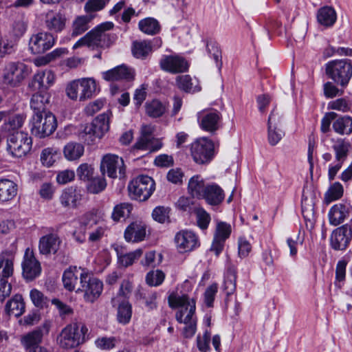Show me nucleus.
I'll return each mask as SVG.
<instances>
[{
  "label": "nucleus",
  "mask_w": 352,
  "mask_h": 352,
  "mask_svg": "<svg viewBox=\"0 0 352 352\" xmlns=\"http://www.w3.org/2000/svg\"><path fill=\"white\" fill-rule=\"evenodd\" d=\"M168 305L171 308H179L175 315L176 320L186 325L183 332L184 337L192 338L197 330L195 300L187 295L170 294L168 296Z\"/></svg>",
  "instance_id": "nucleus-1"
},
{
  "label": "nucleus",
  "mask_w": 352,
  "mask_h": 352,
  "mask_svg": "<svg viewBox=\"0 0 352 352\" xmlns=\"http://www.w3.org/2000/svg\"><path fill=\"white\" fill-rule=\"evenodd\" d=\"M113 26L112 22H104L98 25L79 39L74 44V48L84 45L91 49L109 47L117 38L116 34L107 32Z\"/></svg>",
  "instance_id": "nucleus-2"
},
{
  "label": "nucleus",
  "mask_w": 352,
  "mask_h": 352,
  "mask_svg": "<svg viewBox=\"0 0 352 352\" xmlns=\"http://www.w3.org/2000/svg\"><path fill=\"white\" fill-rule=\"evenodd\" d=\"M89 338V329L85 323L75 320L62 329L57 340L62 348L72 349L85 343Z\"/></svg>",
  "instance_id": "nucleus-3"
},
{
  "label": "nucleus",
  "mask_w": 352,
  "mask_h": 352,
  "mask_svg": "<svg viewBox=\"0 0 352 352\" xmlns=\"http://www.w3.org/2000/svg\"><path fill=\"white\" fill-rule=\"evenodd\" d=\"M102 290L103 283L99 278L87 270L82 272L76 294H82L85 302H95L100 296Z\"/></svg>",
  "instance_id": "nucleus-4"
},
{
  "label": "nucleus",
  "mask_w": 352,
  "mask_h": 352,
  "mask_svg": "<svg viewBox=\"0 0 352 352\" xmlns=\"http://www.w3.org/2000/svg\"><path fill=\"white\" fill-rule=\"evenodd\" d=\"M326 74L336 84L345 87L352 76V63L350 60H332L326 65Z\"/></svg>",
  "instance_id": "nucleus-5"
},
{
  "label": "nucleus",
  "mask_w": 352,
  "mask_h": 352,
  "mask_svg": "<svg viewBox=\"0 0 352 352\" xmlns=\"http://www.w3.org/2000/svg\"><path fill=\"white\" fill-rule=\"evenodd\" d=\"M30 74L28 65L21 62H8L2 71L3 82L10 87H19Z\"/></svg>",
  "instance_id": "nucleus-6"
},
{
  "label": "nucleus",
  "mask_w": 352,
  "mask_h": 352,
  "mask_svg": "<svg viewBox=\"0 0 352 352\" xmlns=\"http://www.w3.org/2000/svg\"><path fill=\"white\" fill-rule=\"evenodd\" d=\"M111 111L100 114L89 124H87L80 136L88 144L94 142L95 138H101L109 129Z\"/></svg>",
  "instance_id": "nucleus-7"
},
{
  "label": "nucleus",
  "mask_w": 352,
  "mask_h": 352,
  "mask_svg": "<svg viewBox=\"0 0 352 352\" xmlns=\"http://www.w3.org/2000/svg\"><path fill=\"white\" fill-rule=\"evenodd\" d=\"M57 126L56 117L50 112L43 115H33L31 120V132L34 136L44 138L52 134Z\"/></svg>",
  "instance_id": "nucleus-8"
},
{
  "label": "nucleus",
  "mask_w": 352,
  "mask_h": 352,
  "mask_svg": "<svg viewBox=\"0 0 352 352\" xmlns=\"http://www.w3.org/2000/svg\"><path fill=\"white\" fill-rule=\"evenodd\" d=\"M7 144V150L12 156L22 157L31 150L32 141L27 133L17 131L8 136Z\"/></svg>",
  "instance_id": "nucleus-9"
},
{
  "label": "nucleus",
  "mask_w": 352,
  "mask_h": 352,
  "mask_svg": "<svg viewBox=\"0 0 352 352\" xmlns=\"http://www.w3.org/2000/svg\"><path fill=\"white\" fill-rule=\"evenodd\" d=\"M128 189L133 199L140 201H146L155 190V182L151 177L140 175L129 183Z\"/></svg>",
  "instance_id": "nucleus-10"
},
{
  "label": "nucleus",
  "mask_w": 352,
  "mask_h": 352,
  "mask_svg": "<svg viewBox=\"0 0 352 352\" xmlns=\"http://www.w3.org/2000/svg\"><path fill=\"white\" fill-rule=\"evenodd\" d=\"M191 155L197 164H206L212 160L214 155L213 142L207 138L197 140L191 144Z\"/></svg>",
  "instance_id": "nucleus-11"
},
{
  "label": "nucleus",
  "mask_w": 352,
  "mask_h": 352,
  "mask_svg": "<svg viewBox=\"0 0 352 352\" xmlns=\"http://www.w3.org/2000/svg\"><path fill=\"white\" fill-rule=\"evenodd\" d=\"M200 128L209 133L216 132L221 125V113L214 109H206L197 113Z\"/></svg>",
  "instance_id": "nucleus-12"
},
{
  "label": "nucleus",
  "mask_w": 352,
  "mask_h": 352,
  "mask_svg": "<svg viewBox=\"0 0 352 352\" xmlns=\"http://www.w3.org/2000/svg\"><path fill=\"white\" fill-rule=\"evenodd\" d=\"M352 239V228L344 224L335 229L331 235L330 244L335 250H344Z\"/></svg>",
  "instance_id": "nucleus-13"
},
{
  "label": "nucleus",
  "mask_w": 352,
  "mask_h": 352,
  "mask_svg": "<svg viewBox=\"0 0 352 352\" xmlns=\"http://www.w3.org/2000/svg\"><path fill=\"white\" fill-rule=\"evenodd\" d=\"M50 330V324L45 322L42 326L34 330L21 336L20 342L25 351H30L34 347L41 346L43 336L47 334Z\"/></svg>",
  "instance_id": "nucleus-14"
},
{
  "label": "nucleus",
  "mask_w": 352,
  "mask_h": 352,
  "mask_svg": "<svg viewBox=\"0 0 352 352\" xmlns=\"http://www.w3.org/2000/svg\"><path fill=\"white\" fill-rule=\"evenodd\" d=\"M160 65L162 70L171 74L184 73L189 68L188 61L177 54L164 56L160 61Z\"/></svg>",
  "instance_id": "nucleus-15"
},
{
  "label": "nucleus",
  "mask_w": 352,
  "mask_h": 352,
  "mask_svg": "<svg viewBox=\"0 0 352 352\" xmlns=\"http://www.w3.org/2000/svg\"><path fill=\"white\" fill-rule=\"evenodd\" d=\"M54 43L55 38L51 33L41 32L31 36L29 47L33 54H40L52 47Z\"/></svg>",
  "instance_id": "nucleus-16"
},
{
  "label": "nucleus",
  "mask_w": 352,
  "mask_h": 352,
  "mask_svg": "<svg viewBox=\"0 0 352 352\" xmlns=\"http://www.w3.org/2000/svg\"><path fill=\"white\" fill-rule=\"evenodd\" d=\"M118 168L120 177H122L124 174V162L121 157L113 154H107L102 157L100 164V170L102 175L107 173L109 177L116 178Z\"/></svg>",
  "instance_id": "nucleus-17"
},
{
  "label": "nucleus",
  "mask_w": 352,
  "mask_h": 352,
  "mask_svg": "<svg viewBox=\"0 0 352 352\" xmlns=\"http://www.w3.org/2000/svg\"><path fill=\"white\" fill-rule=\"evenodd\" d=\"M54 81L55 75L52 70H41L34 75L28 87L34 91L47 92Z\"/></svg>",
  "instance_id": "nucleus-18"
},
{
  "label": "nucleus",
  "mask_w": 352,
  "mask_h": 352,
  "mask_svg": "<svg viewBox=\"0 0 352 352\" xmlns=\"http://www.w3.org/2000/svg\"><path fill=\"white\" fill-rule=\"evenodd\" d=\"M22 268L23 276L28 280H32L41 274V264L35 258L33 251L30 248L25 250Z\"/></svg>",
  "instance_id": "nucleus-19"
},
{
  "label": "nucleus",
  "mask_w": 352,
  "mask_h": 352,
  "mask_svg": "<svg viewBox=\"0 0 352 352\" xmlns=\"http://www.w3.org/2000/svg\"><path fill=\"white\" fill-rule=\"evenodd\" d=\"M175 243L180 252H190L199 246L197 236L192 231L181 230L175 236Z\"/></svg>",
  "instance_id": "nucleus-20"
},
{
  "label": "nucleus",
  "mask_w": 352,
  "mask_h": 352,
  "mask_svg": "<svg viewBox=\"0 0 352 352\" xmlns=\"http://www.w3.org/2000/svg\"><path fill=\"white\" fill-rule=\"evenodd\" d=\"M82 198L81 190L76 187L70 186L65 188L59 197L61 206L67 209L76 208Z\"/></svg>",
  "instance_id": "nucleus-21"
},
{
  "label": "nucleus",
  "mask_w": 352,
  "mask_h": 352,
  "mask_svg": "<svg viewBox=\"0 0 352 352\" xmlns=\"http://www.w3.org/2000/svg\"><path fill=\"white\" fill-rule=\"evenodd\" d=\"M61 243L62 241L56 232L48 233L39 239V252L43 255L54 254L59 250Z\"/></svg>",
  "instance_id": "nucleus-22"
},
{
  "label": "nucleus",
  "mask_w": 352,
  "mask_h": 352,
  "mask_svg": "<svg viewBox=\"0 0 352 352\" xmlns=\"http://www.w3.org/2000/svg\"><path fill=\"white\" fill-rule=\"evenodd\" d=\"M87 270L76 266H70L63 274L62 281L64 288L68 292H75L80 285V274Z\"/></svg>",
  "instance_id": "nucleus-23"
},
{
  "label": "nucleus",
  "mask_w": 352,
  "mask_h": 352,
  "mask_svg": "<svg viewBox=\"0 0 352 352\" xmlns=\"http://www.w3.org/2000/svg\"><path fill=\"white\" fill-rule=\"evenodd\" d=\"M352 211V207L349 204H338L332 206L329 212L330 224L337 226L341 224Z\"/></svg>",
  "instance_id": "nucleus-24"
},
{
  "label": "nucleus",
  "mask_w": 352,
  "mask_h": 352,
  "mask_svg": "<svg viewBox=\"0 0 352 352\" xmlns=\"http://www.w3.org/2000/svg\"><path fill=\"white\" fill-rule=\"evenodd\" d=\"M66 21L63 14L54 10H49L45 15V26L52 32H61L65 27Z\"/></svg>",
  "instance_id": "nucleus-25"
},
{
  "label": "nucleus",
  "mask_w": 352,
  "mask_h": 352,
  "mask_svg": "<svg viewBox=\"0 0 352 352\" xmlns=\"http://www.w3.org/2000/svg\"><path fill=\"white\" fill-rule=\"evenodd\" d=\"M146 226L141 221H135L127 226L124 231V239L128 242H139L146 236Z\"/></svg>",
  "instance_id": "nucleus-26"
},
{
  "label": "nucleus",
  "mask_w": 352,
  "mask_h": 352,
  "mask_svg": "<svg viewBox=\"0 0 352 352\" xmlns=\"http://www.w3.org/2000/svg\"><path fill=\"white\" fill-rule=\"evenodd\" d=\"M103 78L107 81L132 80L134 78V72L125 65H120L104 72Z\"/></svg>",
  "instance_id": "nucleus-27"
},
{
  "label": "nucleus",
  "mask_w": 352,
  "mask_h": 352,
  "mask_svg": "<svg viewBox=\"0 0 352 352\" xmlns=\"http://www.w3.org/2000/svg\"><path fill=\"white\" fill-rule=\"evenodd\" d=\"M50 102V96L47 92L38 91L32 95L30 100V107L32 109L33 115H43V113H50L47 110V105Z\"/></svg>",
  "instance_id": "nucleus-28"
},
{
  "label": "nucleus",
  "mask_w": 352,
  "mask_h": 352,
  "mask_svg": "<svg viewBox=\"0 0 352 352\" xmlns=\"http://www.w3.org/2000/svg\"><path fill=\"white\" fill-rule=\"evenodd\" d=\"M224 197L223 189L217 184H212L206 186L202 199L209 205L218 206L223 201Z\"/></svg>",
  "instance_id": "nucleus-29"
},
{
  "label": "nucleus",
  "mask_w": 352,
  "mask_h": 352,
  "mask_svg": "<svg viewBox=\"0 0 352 352\" xmlns=\"http://www.w3.org/2000/svg\"><path fill=\"white\" fill-rule=\"evenodd\" d=\"M176 83L179 89L186 93H193L201 90L199 80L196 78H192L190 75L178 76L176 78Z\"/></svg>",
  "instance_id": "nucleus-30"
},
{
  "label": "nucleus",
  "mask_w": 352,
  "mask_h": 352,
  "mask_svg": "<svg viewBox=\"0 0 352 352\" xmlns=\"http://www.w3.org/2000/svg\"><path fill=\"white\" fill-rule=\"evenodd\" d=\"M18 186L12 180L0 179V201L3 202L13 199L17 195Z\"/></svg>",
  "instance_id": "nucleus-31"
},
{
  "label": "nucleus",
  "mask_w": 352,
  "mask_h": 352,
  "mask_svg": "<svg viewBox=\"0 0 352 352\" xmlns=\"http://www.w3.org/2000/svg\"><path fill=\"white\" fill-rule=\"evenodd\" d=\"M162 141L157 138H138L133 146V150H141L152 153L160 150L162 147Z\"/></svg>",
  "instance_id": "nucleus-32"
},
{
  "label": "nucleus",
  "mask_w": 352,
  "mask_h": 352,
  "mask_svg": "<svg viewBox=\"0 0 352 352\" xmlns=\"http://www.w3.org/2000/svg\"><path fill=\"white\" fill-rule=\"evenodd\" d=\"M5 311L8 315L16 317L21 316L25 311V302L22 296L16 294L10 299L6 305Z\"/></svg>",
  "instance_id": "nucleus-33"
},
{
  "label": "nucleus",
  "mask_w": 352,
  "mask_h": 352,
  "mask_svg": "<svg viewBox=\"0 0 352 352\" xmlns=\"http://www.w3.org/2000/svg\"><path fill=\"white\" fill-rule=\"evenodd\" d=\"M336 11L330 6H324L318 11V21L325 27L332 26L336 22Z\"/></svg>",
  "instance_id": "nucleus-34"
},
{
  "label": "nucleus",
  "mask_w": 352,
  "mask_h": 352,
  "mask_svg": "<svg viewBox=\"0 0 352 352\" xmlns=\"http://www.w3.org/2000/svg\"><path fill=\"white\" fill-rule=\"evenodd\" d=\"M350 147V143L345 139L338 138L334 140L332 148L335 152L336 160L344 162L348 157Z\"/></svg>",
  "instance_id": "nucleus-35"
},
{
  "label": "nucleus",
  "mask_w": 352,
  "mask_h": 352,
  "mask_svg": "<svg viewBox=\"0 0 352 352\" xmlns=\"http://www.w3.org/2000/svg\"><path fill=\"white\" fill-rule=\"evenodd\" d=\"M206 188V186L200 175H195L190 179L188 190L193 197L202 198Z\"/></svg>",
  "instance_id": "nucleus-36"
},
{
  "label": "nucleus",
  "mask_w": 352,
  "mask_h": 352,
  "mask_svg": "<svg viewBox=\"0 0 352 352\" xmlns=\"http://www.w3.org/2000/svg\"><path fill=\"white\" fill-rule=\"evenodd\" d=\"M152 50L151 43L148 41H135L132 43L131 52L133 56L137 58H145L151 53Z\"/></svg>",
  "instance_id": "nucleus-37"
},
{
  "label": "nucleus",
  "mask_w": 352,
  "mask_h": 352,
  "mask_svg": "<svg viewBox=\"0 0 352 352\" xmlns=\"http://www.w3.org/2000/svg\"><path fill=\"white\" fill-rule=\"evenodd\" d=\"M94 19L93 15H82L77 16L72 23V36H77L86 32L89 28V23Z\"/></svg>",
  "instance_id": "nucleus-38"
},
{
  "label": "nucleus",
  "mask_w": 352,
  "mask_h": 352,
  "mask_svg": "<svg viewBox=\"0 0 352 352\" xmlns=\"http://www.w3.org/2000/svg\"><path fill=\"white\" fill-rule=\"evenodd\" d=\"M14 271V256L8 254H0V276L5 279L11 276Z\"/></svg>",
  "instance_id": "nucleus-39"
},
{
  "label": "nucleus",
  "mask_w": 352,
  "mask_h": 352,
  "mask_svg": "<svg viewBox=\"0 0 352 352\" xmlns=\"http://www.w3.org/2000/svg\"><path fill=\"white\" fill-rule=\"evenodd\" d=\"M333 129L338 134L349 135L352 133V118L342 116L336 119L333 123Z\"/></svg>",
  "instance_id": "nucleus-40"
},
{
  "label": "nucleus",
  "mask_w": 352,
  "mask_h": 352,
  "mask_svg": "<svg viewBox=\"0 0 352 352\" xmlns=\"http://www.w3.org/2000/svg\"><path fill=\"white\" fill-rule=\"evenodd\" d=\"M79 81L81 87L80 101L91 98L96 91L95 80L91 78H85L79 79Z\"/></svg>",
  "instance_id": "nucleus-41"
},
{
  "label": "nucleus",
  "mask_w": 352,
  "mask_h": 352,
  "mask_svg": "<svg viewBox=\"0 0 352 352\" xmlns=\"http://www.w3.org/2000/svg\"><path fill=\"white\" fill-rule=\"evenodd\" d=\"M84 146L80 143L69 142L64 147L63 153L68 160L79 159L84 153Z\"/></svg>",
  "instance_id": "nucleus-42"
},
{
  "label": "nucleus",
  "mask_w": 352,
  "mask_h": 352,
  "mask_svg": "<svg viewBox=\"0 0 352 352\" xmlns=\"http://www.w3.org/2000/svg\"><path fill=\"white\" fill-rule=\"evenodd\" d=\"M138 26L142 32L148 35L157 34L160 31L159 22L153 18H146L141 20Z\"/></svg>",
  "instance_id": "nucleus-43"
},
{
  "label": "nucleus",
  "mask_w": 352,
  "mask_h": 352,
  "mask_svg": "<svg viewBox=\"0 0 352 352\" xmlns=\"http://www.w3.org/2000/svg\"><path fill=\"white\" fill-rule=\"evenodd\" d=\"M142 254V250L138 249L133 252L123 254L118 252V264L124 267L131 265L135 260L138 259Z\"/></svg>",
  "instance_id": "nucleus-44"
},
{
  "label": "nucleus",
  "mask_w": 352,
  "mask_h": 352,
  "mask_svg": "<svg viewBox=\"0 0 352 352\" xmlns=\"http://www.w3.org/2000/svg\"><path fill=\"white\" fill-rule=\"evenodd\" d=\"M133 209V206L129 203H121L116 205L111 214V218L114 221H118L121 219L128 217Z\"/></svg>",
  "instance_id": "nucleus-45"
},
{
  "label": "nucleus",
  "mask_w": 352,
  "mask_h": 352,
  "mask_svg": "<svg viewBox=\"0 0 352 352\" xmlns=\"http://www.w3.org/2000/svg\"><path fill=\"white\" fill-rule=\"evenodd\" d=\"M344 189L340 182L333 183L328 189L324 195V200L329 204L333 201L339 199L343 195Z\"/></svg>",
  "instance_id": "nucleus-46"
},
{
  "label": "nucleus",
  "mask_w": 352,
  "mask_h": 352,
  "mask_svg": "<svg viewBox=\"0 0 352 352\" xmlns=\"http://www.w3.org/2000/svg\"><path fill=\"white\" fill-rule=\"evenodd\" d=\"M166 109V106L157 100H153L146 104V114L151 118L161 117L165 113Z\"/></svg>",
  "instance_id": "nucleus-47"
},
{
  "label": "nucleus",
  "mask_w": 352,
  "mask_h": 352,
  "mask_svg": "<svg viewBox=\"0 0 352 352\" xmlns=\"http://www.w3.org/2000/svg\"><path fill=\"white\" fill-rule=\"evenodd\" d=\"M132 315L131 305L130 303L124 300L118 308L117 318L120 323L126 324L129 322Z\"/></svg>",
  "instance_id": "nucleus-48"
},
{
  "label": "nucleus",
  "mask_w": 352,
  "mask_h": 352,
  "mask_svg": "<svg viewBox=\"0 0 352 352\" xmlns=\"http://www.w3.org/2000/svg\"><path fill=\"white\" fill-rule=\"evenodd\" d=\"M58 157V150L54 148H44L41 154V162L45 167H51Z\"/></svg>",
  "instance_id": "nucleus-49"
},
{
  "label": "nucleus",
  "mask_w": 352,
  "mask_h": 352,
  "mask_svg": "<svg viewBox=\"0 0 352 352\" xmlns=\"http://www.w3.org/2000/svg\"><path fill=\"white\" fill-rule=\"evenodd\" d=\"M107 182L103 176L93 177L87 186V190L92 194H98L105 189Z\"/></svg>",
  "instance_id": "nucleus-50"
},
{
  "label": "nucleus",
  "mask_w": 352,
  "mask_h": 352,
  "mask_svg": "<svg viewBox=\"0 0 352 352\" xmlns=\"http://www.w3.org/2000/svg\"><path fill=\"white\" fill-rule=\"evenodd\" d=\"M236 272L234 270H229L224 280L223 291L228 296L232 294L236 289Z\"/></svg>",
  "instance_id": "nucleus-51"
},
{
  "label": "nucleus",
  "mask_w": 352,
  "mask_h": 352,
  "mask_svg": "<svg viewBox=\"0 0 352 352\" xmlns=\"http://www.w3.org/2000/svg\"><path fill=\"white\" fill-rule=\"evenodd\" d=\"M170 208L164 206H157L152 212V217L160 223H169L170 221Z\"/></svg>",
  "instance_id": "nucleus-52"
},
{
  "label": "nucleus",
  "mask_w": 352,
  "mask_h": 352,
  "mask_svg": "<svg viewBox=\"0 0 352 352\" xmlns=\"http://www.w3.org/2000/svg\"><path fill=\"white\" fill-rule=\"evenodd\" d=\"M194 212L196 214L198 226L202 230L206 229L210 221V214L201 207H195Z\"/></svg>",
  "instance_id": "nucleus-53"
},
{
  "label": "nucleus",
  "mask_w": 352,
  "mask_h": 352,
  "mask_svg": "<svg viewBox=\"0 0 352 352\" xmlns=\"http://www.w3.org/2000/svg\"><path fill=\"white\" fill-rule=\"evenodd\" d=\"M65 91L67 97L71 100H76L79 99L80 101L81 87L79 79L74 80L68 83Z\"/></svg>",
  "instance_id": "nucleus-54"
},
{
  "label": "nucleus",
  "mask_w": 352,
  "mask_h": 352,
  "mask_svg": "<svg viewBox=\"0 0 352 352\" xmlns=\"http://www.w3.org/2000/svg\"><path fill=\"white\" fill-rule=\"evenodd\" d=\"M302 214L306 221L313 223L315 216L314 204L312 200L305 199L302 201Z\"/></svg>",
  "instance_id": "nucleus-55"
},
{
  "label": "nucleus",
  "mask_w": 352,
  "mask_h": 352,
  "mask_svg": "<svg viewBox=\"0 0 352 352\" xmlns=\"http://www.w3.org/2000/svg\"><path fill=\"white\" fill-rule=\"evenodd\" d=\"M76 173L80 180L89 182L94 177V168L91 164L84 163L78 166Z\"/></svg>",
  "instance_id": "nucleus-56"
},
{
  "label": "nucleus",
  "mask_w": 352,
  "mask_h": 352,
  "mask_svg": "<svg viewBox=\"0 0 352 352\" xmlns=\"http://www.w3.org/2000/svg\"><path fill=\"white\" fill-rule=\"evenodd\" d=\"M30 295L33 304L36 307L43 308L47 306L49 300L41 292L34 289L30 291Z\"/></svg>",
  "instance_id": "nucleus-57"
},
{
  "label": "nucleus",
  "mask_w": 352,
  "mask_h": 352,
  "mask_svg": "<svg viewBox=\"0 0 352 352\" xmlns=\"http://www.w3.org/2000/svg\"><path fill=\"white\" fill-rule=\"evenodd\" d=\"M165 278L164 272L161 270L149 272L146 276V283L150 286H158L162 283Z\"/></svg>",
  "instance_id": "nucleus-58"
},
{
  "label": "nucleus",
  "mask_w": 352,
  "mask_h": 352,
  "mask_svg": "<svg viewBox=\"0 0 352 352\" xmlns=\"http://www.w3.org/2000/svg\"><path fill=\"white\" fill-rule=\"evenodd\" d=\"M285 133L278 127H267V137L269 143L272 146L276 145L284 136Z\"/></svg>",
  "instance_id": "nucleus-59"
},
{
  "label": "nucleus",
  "mask_w": 352,
  "mask_h": 352,
  "mask_svg": "<svg viewBox=\"0 0 352 352\" xmlns=\"http://www.w3.org/2000/svg\"><path fill=\"white\" fill-rule=\"evenodd\" d=\"M117 343V340L114 337H102L98 338L95 344L96 346L102 350H110L113 349Z\"/></svg>",
  "instance_id": "nucleus-60"
},
{
  "label": "nucleus",
  "mask_w": 352,
  "mask_h": 352,
  "mask_svg": "<svg viewBox=\"0 0 352 352\" xmlns=\"http://www.w3.org/2000/svg\"><path fill=\"white\" fill-rule=\"evenodd\" d=\"M231 226L225 222H219L217 225L214 237L226 241L230 235Z\"/></svg>",
  "instance_id": "nucleus-61"
},
{
  "label": "nucleus",
  "mask_w": 352,
  "mask_h": 352,
  "mask_svg": "<svg viewBox=\"0 0 352 352\" xmlns=\"http://www.w3.org/2000/svg\"><path fill=\"white\" fill-rule=\"evenodd\" d=\"M25 120V116L22 114H16L10 117L6 125L8 126L9 130H16L21 128Z\"/></svg>",
  "instance_id": "nucleus-62"
},
{
  "label": "nucleus",
  "mask_w": 352,
  "mask_h": 352,
  "mask_svg": "<svg viewBox=\"0 0 352 352\" xmlns=\"http://www.w3.org/2000/svg\"><path fill=\"white\" fill-rule=\"evenodd\" d=\"M218 291V285L213 283L208 286L204 293V300L205 303L208 307L213 306V302L214 297Z\"/></svg>",
  "instance_id": "nucleus-63"
},
{
  "label": "nucleus",
  "mask_w": 352,
  "mask_h": 352,
  "mask_svg": "<svg viewBox=\"0 0 352 352\" xmlns=\"http://www.w3.org/2000/svg\"><path fill=\"white\" fill-rule=\"evenodd\" d=\"M329 108L342 112H348L351 110V104L345 98H339L331 102Z\"/></svg>",
  "instance_id": "nucleus-64"
}]
</instances>
